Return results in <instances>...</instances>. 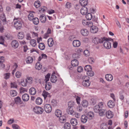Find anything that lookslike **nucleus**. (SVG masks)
Wrapping results in <instances>:
<instances>
[{
  "instance_id": "obj_1",
  "label": "nucleus",
  "mask_w": 129,
  "mask_h": 129,
  "mask_svg": "<svg viewBox=\"0 0 129 129\" xmlns=\"http://www.w3.org/2000/svg\"><path fill=\"white\" fill-rule=\"evenodd\" d=\"M104 39L103 42H104L103 45L104 47L107 49H109L111 47V43L109 41V40L105 37L103 38Z\"/></svg>"
},
{
  "instance_id": "obj_2",
  "label": "nucleus",
  "mask_w": 129,
  "mask_h": 129,
  "mask_svg": "<svg viewBox=\"0 0 129 129\" xmlns=\"http://www.w3.org/2000/svg\"><path fill=\"white\" fill-rule=\"evenodd\" d=\"M15 21L14 26L17 29H20L22 26V24L20 21L18 20L17 18H15L14 19Z\"/></svg>"
},
{
  "instance_id": "obj_3",
  "label": "nucleus",
  "mask_w": 129,
  "mask_h": 129,
  "mask_svg": "<svg viewBox=\"0 0 129 129\" xmlns=\"http://www.w3.org/2000/svg\"><path fill=\"white\" fill-rule=\"evenodd\" d=\"M33 111L34 112L37 114H41L43 113L44 110L42 107L36 106L34 108Z\"/></svg>"
},
{
  "instance_id": "obj_4",
  "label": "nucleus",
  "mask_w": 129,
  "mask_h": 129,
  "mask_svg": "<svg viewBox=\"0 0 129 129\" xmlns=\"http://www.w3.org/2000/svg\"><path fill=\"white\" fill-rule=\"evenodd\" d=\"M104 40L103 38H100L98 37H96L93 39L92 42L94 44H97L99 43H101L103 42Z\"/></svg>"
},
{
  "instance_id": "obj_5",
  "label": "nucleus",
  "mask_w": 129,
  "mask_h": 129,
  "mask_svg": "<svg viewBox=\"0 0 129 129\" xmlns=\"http://www.w3.org/2000/svg\"><path fill=\"white\" fill-rule=\"evenodd\" d=\"M44 109L45 112L47 113H50L52 111L51 106L49 104H46L45 105Z\"/></svg>"
},
{
  "instance_id": "obj_6",
  "label": "nucleus",
  "mask_w": 129,
  "mask_h": 129,
  "mask_svg": "<svg viewBox=\"0 0 129 129\" xmlns=\"http://www.w3.org/2000/svg\"><path fill=\"white\" fill-rule=\"evenodd\" d=\"M81 35L84 36H86L88 35L89 32L88 30L86 29L83 28L80 31Z\"/></svg>"
},
{
  "instance_id": "obj_7",
  "label": "nucleus",
  "mask_w": 129,
  "mask_h": 129,
  "mask_svg": "<svg viewBox=\"0 0 129 129\" xmlns=\"http://www.w3.org/2000/svg\"><path fill=\"white\" fill-rule=\"evenodd\" d=\"M106 114V117L109 119L112 118L113 116V113L109 110L107 111Z\"/></svg>"
},
{
  "instance_id": "obj_8",
  "label": "nucleus",
  "mask_w": 129,
  "mask_h": 129,
  "mask_svg": "<svg viewBox=\"0 0 129 129\" xmlns=\"http://www.w3.org/2000/svg\"><path fill=\"white\" fill-rule=\"evenodd\" d=\"M11 45L12 47L14 48H17L19 45V44L17 42L16 40H13L12 42Z\"/></svg>"
},
{
  "instance_id": "obj_9",
  "label": "nucleus",
  "mask_w": 129,
  "mask_h": 129,
  "mask_svg": "<svg viewBox=\"0 0 129 129\" xmlns=\"http://www.w3.org/2000/svg\"><path fill=\"white\" fill-rule=\"evenodd\" d=\"M29 98V96L28 94L26 93L24 94L22 97V100L24 102H27L28 101Z\"/></svg>"
},
{
  "instance_id": "obj_10",
  "label": "nucleus",
  "mask_w": 129,
  "mask_h": 129,
  "mask_svg": "<svg viewBox=\"0 0 129 129\" xmlns=\"http://www.w3.org/2000/svg\"><path fill=\"white\" fill-rule=\"evenodd\" d=\"M42 94L44 97L45 99L47 97L50 98L51 97V95L48 92L45 90L43 92Z\"/></svg>"
},
{
  "instance_id": "obj_11",
  "label": "nucleus",
  "mask_w": 129,
  "mask_h": 129,
  "mask_svg": "<svg viewBox=\"0 0 129 129\" xmlns=\"http://www.w3.org/2000/svg\"><path fill=\"white\" fill-rule=\"evenodd\" d=\"M98 27L95 26H91L90 29V31L93 33H96L98 31Z\"/></svg>"
},
{
  "instance_id": "obj_12",
  "label": "nucleus",
  "mask_w": 129,
  "mask_h": 129,
  "mask_svg": "<svg viewBox=\"0 0 129 129\" xmlns=\"http://www.w3.org/2000/svg\"><path fill=\"white\" fill-rule=\"evenodd\" d=\"M72 44L74 47H78L80 45L81 43L79 41L76 40L73 41Z\"/></svg>"
},
{
  "instance_id": "obj_13",
  "label": "nucleus",
  "mask_w": 129,
  "mask_h": 129,
  "mask_svg": "<svg viewBox=\"0 0 129 129\" xmlns=\"http://www.w3.org/2000/svg\"><path fill=\"white\" fill-rule=\"evenodd\" d=\"M88 9L87 7H82L80 10V12L83 15H85L87 13Z\"/></svg>"
},
{
  "instance_id": "obj_14",
  "label": "nucleus",
  "mask_w": 129,
  "mask_h": 129,
  "mask_svg": "<svg viewBox=\"0 0 129 129\" xmlns=\"http://www.w3.org/2000/svg\"><path fill=\"white\" fill-rule=\"evenodd\" d=\"M107 105L109 108H112L114 107L115 104L113 101L111 100H110L108 102Z\"/></svg>"
},
{
  "instance_id": "obj_15",
  "label": "nucleus",
  "mask_w": 129,
  "mask_h": 129,
  "mask_svg": "<svg viewBox=\"0 0 129 129\" xmlns=\"http://www.w3.org/2000/svg\"><path fill=\"white\" fill-rule=\"evenodd\" d=\"M54 44L53 40L52 38H49L48 40V44L50 47H52Z\"/></svg>"
},
{
  "instance_id": "obj_16",
  "label": "nucleus",
  "mask_w": 129,
  "mask_h": 129,
  "mask_svg": "<svg viewBox=\"0 0 129 129\" xmlns=\"http://www.w3.org/2000/svg\"><path fill=\"white\" fill-rule=\"evenodd\" d=\"M107 111L106 109H100L98 113L100 116H103L106 114Z\"/></svg>"
},
{
  "instance_id": "obj_17",
  "label": "nucleus",
  "mask_w": 129,
  "mask_h": 129,
  "mask_svg": "<svg viewBox=\"0 0 129 129\" xmlns=\"http://www.w3.org/2000/svg\"><path fill=\"white\" fill-rule=\"evenodd\" d=\"M70 122L71 124L73 126H75L78 124L77 120L75 118H72L70 120Z\"/></svg>"
},
{
  "instance_id": "obj_18",
  "label": "nucleus",
  "mask_w": 129,
  "mask_h": 129,
  "mask_svg": "<svg viewBox=\"0 0 129 129\" xmlns=\"http://www.w3.org/2000/svg\"><path fill=\"white\" fill-rule=\"evenodd\" d=\"M87 120V117L85 115H82L81 118V121L83 123H86Z\"/></svg>"
},
{
  "instance_id": "obj_19",
  "label": "nucleus",
  "mask_w": 129,
  "mask_h": 129,
  "mask_svg": "<svg viewBox=\"0 0 129 129\" xmlns=\"http://www.w3.org/2000/svg\"><path fill=\"white\" fill-rule=\"evenodd\" d=\"M79 3L82 6L84 7L87 5L88 3V0H80Z\"/></svg>"
},
{
  "instance_id": "obj_20",
  "label": "nucleus",
  "mask_w": 129,
  "mask_h": 129,
  "mask_svg": "<svg viewBox=\"0 0 129 129\" xmlns=\"http://www.w3.org/2000/svg\"><path fill=\"white\" fill-rule=\"evenodd\" d=\"M40 19L41 22L44 23L46 21V18L45 15L42 14L40 16Z\"/></svg>"
},
{
  "instance_id": "obj_21",
  "label": "nucleus",
  "mask_w": 129,
  "mask_h": 129,
  "mask_svg": "<svg viewBox=\"0 0 129 129\" xmlns=\"http://www.w3.org/2000/svg\"><path fill=\"white\" fill-rule=\"evenodd\" d=\"M59 120L61 123H63L66 122V118L64 116H61L59 117Z\"/></svg>"
},
{
  "instance_id": "obj_22",
  "label": "nucleus",
  "mask_w": 129,
  "mask_h": 129,
  "mask_svg": "<svg viewBox=\"0 0 129 129\" xmlns=\"http://www.w3.org/2000/svg\"><path fill=\"white\" fill-rule=\"evenodd\" d=\"M71 64L73 66L76 67L79 65V62L77 59H75L71 61Z\"/></svg>"
},
{
  "instance_id": "obj_23",
  "label": "nucleus",
  "mask_w": 129,
  "mask_h": 129,
  "mask_svg": "<svg viewBox=\"0 0 129 129\" xmlns=\"http://www.w3.org/2000/svg\"><path fill=\"white\" fill-rule=\"evenodd\" d=\"M105 78L108 81H111L113 79V77L112 75L110 74H108L105 76Z\"/></svg>"
},
{
  "instance_id": "obj_24",
  "label": "nucleus",
  "mask_w": 129,
  "mask_h": 129,
  "mask_svg": "<svg viewBox=\"0 0 129 129\" xmlns=\"http://www.w3.org/2000/svg\"><path fill=\"white\" fill-rule=\"evenodd\" d=\"M67 112L69 114L74 115L75 114V112L72 108H68L67 110Z\"/></svg>"
},
{
  "instance_id": "obj_25",
  "label": "nucleus",
  "mask_w": 129,
  "mask_h": 129,
  "mask_svg": "<svg viewBox=\"0 0 129 129\" xmlns=\"http://www.w3.org/2000/svg\"><path fill=\"white\" fill-rule=\"evenodd\" d=\"M81 103L82 106L84 107H86L88 105V102L86 100H83Z\"/></svg>"
},
{
  "instance_id": "obj_26",
  "label": "nucleus",
  "mask_w": 129,
  "mask_h": 129,
  "mask_svg": "<svg viewBox=\"0 0 129 129\" xmlns=\"http://www.w3.org/2000/svg\"><path fill=\"white\" fill-rule=\"evenodd\" d=\"M87 117L89 119H92L94 117V113L92 112H88L87 115Z\"/></svg>"
},
{
  "instance_id": "obj_27",
  "label": "nucleus",
  "mask_w": 129,
  "mask_h": 129,
  "mask_svg": "<svg viewBox=\"0 0 129 129\" xmlns=\"http://www.w3.org/2000/svg\"><path fill=\"white\" fill-rule=\"evenodd\" d=\"M35 102L37 104L40 105L42 104L43 102V100L41 98L38 97L36 99Z\"/></svg>"
},
{
  "instance_id": "obj_28",
  "label": "nucleus",
  "mask_w": 129,
  "mask_h": 129,
  "mask_svg": "<svg viewBox=\"0 0 129 129\" xmlns=\"http://www.w3.org/2000/svg\"><path fill=\"white\" fill-rule=\"evenodd\" d=\"M61 112L60 110L57 109L55 111V115L57 117H59V116L61 115Z\"/></svg>"
},
{
  "instance_id": "obj_29",
  "label": "nucleus",
  "mask_w": 129,
  "mask_h": 129,
  "mask_svg": "<svg viewBox=\"0 0 129 129\" xmlns=\"http://www.w3.org/2000/svg\"><path fill=\"white\" fill-rule=\"evenodd\" d=\"M57 77L54 75H52L51 79L50 80L52 82L55 83L57 81Z\"/></svg>"
},
{
  "instance_id": "obj_30",
  "label": "nucleus",
  "mask_w": 129,
  "mask_h": 129,
  "mask_svg": "<svg viewBox=\"0 0 129 129\" xmlns=\"http://www.w3.org/2000/svg\"><path fill=\"white\" fill-rule=\"evenodd\" d=\"M82 83L83 86L87 87L89 86L90 85V82L89 81V80L88 81H83Z\"/></svg>"
},
{
  "instance_id": "obj_31",
  "label": "nucleus",
  "mask_w": 129,
  "mask_h": 129,
  "mask_svg": "<svg viewBox=\"0 0 129 129\" xmlns=\"http://www.w3.org/2000/svg\"><path fill=\"white\" fill-rule=\"evenodd\" d=\"M26 60L27 63H30L32 62L33 61V58L31 57L28 56L26 58Z\"/></svg>"
},
{
  "instance_id": "obj_32",
  "label": "nucleus",
  "mask_w": 129,
  "mask_h": 129,
  "mask_svg": "<svg viewBox=\"0 0 129 129\" xmlns=\"http://www.w3.org/2000/svg\"><path fill=\"white\" fill-rule=\"evenodd\" d=\"M64 129H70L71 125L68 122L64 124Z\"/></svg>"
},
{
  "instance_id": "obj_33",
  "label": "nucleus",
  "mask_w": 129,
  "mask_h": 129,
  "mask_svg": "<svg viewBox=\"0 0 129 129\" xmlns=\"http://www.w3.org/2000/svg\"><path fill=\"white\" fill-rule=\"evenodd\" d=\"M30 45L33 47H35L36 45V41L35 40H31L30 41Z\"/></svg>"
},
{
  "instance_id": "obj_34",
  "label": "nucleus",
  "mask_w": 129,
  "mask_h": 129,
  "mask_svg": "<svg viewBox=\"0 0 129 129\" xmlns=\"http://www.w3.org/2000/svg\"><path fill=\"white\" fill-rule=\"evenodd\" d=\"M18 37L19 39H22L24 37L23 33L22 32H20L18 33Z\"/></svg>"
},
{
  "instance_id": "obj_35",
  "label": "nucleus",
  "mask_w": 129,
  "mask_h": 129,
  "mask_svg": "<svg viewBox=\"0 0 129 129\" xmlns=\"http://www.w3.org/2000/svg\"><path fill=\"white\" fill-rule=\"evenodd\" d=\"M35 65V68L36 69L38 70L41 69L42 68V66L39 62H37L36 63Z\"/></svg>"
},
{
  "instance_id": "obj_36",
  "label": "nucleus",
  "mask_w": 129,
  "mask_h": 129,
  "mask_svg": "<svg viewBox=\"0 0 129 129\" xmlns=\"http://www.w3.org/2000/svg\"><path fill=\"white\" fill-rule=\"evenodd\" d=\"M74 96L76 98V101L77 103L78 104H80L81 100L80 97L79 96L76 95Z\"/></svg>"
},
{
  "instance_id": "obj_37",
  "label": "nucleus",
  "mask_w": 129,
  "mask_h": 129,
  "mask_svg": "<svg viewBox=\"0 0 129 129\" xmlns=\"http://www.w3.org/2000/svg\"><path fill=\"white\" fill-rule=\"evenodd\" d=\"M38 47L41 50H44L45 48V45L42 43H40L39 44Z\"/></svg>"
},
{
  "instance_id": "obj_38",
  "label": "nucleus",
  "mask_w": 129,
  "mask_h": 129,
  "mask_svg": "<svg viewBox=\"0 0 129 129\" xmlns=\"http://www.w3.org/2000/svg\"><path fill=\"white\" fill-rule=\"evenodd\" d=\"M10 94L12 96H14L17 94V92L15 90H11L10 91Z\"/></svg>"
},
{
  "instance_id": "obj_39",
  "label": "nucleus",
  "mask_w": 129,
  "mask_h": 129,
  "mask_svg": "<svg viewBox=\"0 0 129 129\" xmlns=\"http://www.w3.org/2000/svg\"><path fill=\"white\" fill-rule=\"evenodd\" d=\"M92 67L89 65H86L84 68V70L87 72L92 70Z\"/></svg>"
},
{
  "instance_id": "obj_40",
  "label": "nucleus",
  "mask_w": 129,
  "mask_h": 129,
  "mask_svg": "<svg viewBox=\"0 0 129 129\" xmlns=\"http://www.w3.org/2000/svg\"><path fill=\"white\" fill-rule=\"evenodd\" d=\"M100 108L97 105H96L94 108V111L95 112L98 113L100 110Z\"/></svg>"
},
{
  "instance_id": "obj_41",
  "label": "nucleus",
  "mask_w": 129,
  "mask_h": 129,
  "mask_svg": "<svg viewBox=\"0 0 129 129\" xmlns=\"http://www.w3.org/2000/svg\"><path fill=\"white\" fill-rule=\"evenodd\" d=\"M15 103L17 104L21 103L22 102L21 99L20 97L17 96L15 99Z\"/></svg>"
},
{
  "instance_id": "obj_42",
  "label": "nucleus",
  "mask_w": 129,
  "mask_h": 129,
  "mask_svg": "<svg viewBox=\"0 0 129 129\" xmlns=\"http://www.w3.org/2000/svg\"><path fill=\"white\" fill-rule=\"evenodd\" d=\"M34 5L36 8H38L40 6L41 3L39 1H38L35 2Z\"/></svg>"
},
{
  "instance_id": "obj_43",
  "label": "nucleus",
  "mask_w": 129,
  "mask_h": 129,
  "mask_svg": "<svg viewBox=\"0 0 129 129\" xmlns=\"http://www.w3.org/2000/svg\"><path fill=\"white\" fill-rule=\"evenodd\" d=\"M33 20V23L35 25H37L39 23V19L37 17L35 18Z\"/></svg>"
},
{
  "instance_id": "obj_44",
  "label": "nucleus",
  "mask_w": 129,
  "mask_h": 129,
  "mask_svg": "<svg viewBox=\"0 0 129 129\" xmlns=\"http://www.w3.org/2000/svg\"><path fill=\"white\" fill-rule=\"evenodd\" d=\"M74 103L72 101H70L68 102V108H72L74 106Z\"/></svg>"
},
{
  "instance_id": "obj_45",
  "label": "nucleus",
  "mask_w": 129,
  "mask_h": 129,
  "mask_svg": "<svg viewBox=\"0 0 129 129\" xmlns=\"http://www.w3.org/2000/svg\"><path fill=\"white\" fill-rule=\"evenodd\" d=\"M86 18L88 20H91L92 18V15L91 13H88L86 15Z\"/></svg>"
},
{
  "instance_id": "obj_46",
  "label": "nucleus",
  "mask_w": 129,
  "mask_h": 129,
  "mask_svg": "<svg viewBox=\"0 0 129 129\" xmlns=\"http://www.w3.org/2000/svg\"><path fill=\"white\" fill-rule=\"evenodd\" d=\"M72 6V4L69 2H67L65 5V7L66 8L70 9Z\"/></svg>"
},
{
  "instance_id": "obj_47",
  "label": "nucleus",
  "mask_w": 129,
  "mask_h": 129,
  "mask_svg": "<svg viewBox=\"0 0 129 129\" xmlns=\"http://www.w3.org/2000/svg\"><path fill=\"white\" fill-rule=\"evenodd\" d=\"M28 18L30 20H32L34 18V15L32 13H30L28 16Z\"/></svg>"
},
{
  "instance_id": "obj_48",
  "label": "nucleus",
  "mask_w": 129,
  "mask_h": 129,
  "mask_svg": "<svg viewBox=\"0 0 129 129\" xmlns=\"http://www.w3.org/2000/svg\"><path fill=\"white\" fill-rule=\"evenodd\" d=\"M10 85L11 88H17V85L15 82H11Z\"/></svg>"
},
{
  "instance_id": "obj_49",
  "label": "nucleus",
  "mask_w": 129,
  "mask_h": 129,
  "mask_svg": "<svg viewBox=\"0 0 129 129\" xmlns=\"http://www.w3.org/2000/svg\"><path fill=\"white\" fill-rule=\"evenodd\" d=\"M36 89H29V92L30 94L32 95H34L36 93Z\"/></svg>"
},
{
  "instance_id": "obj_50",
  "label": "nucleus",
  "mask_w": 129,
  "mask_h": 129,
  "mask_svg": "<svg viewBox=\"0 0 129 129\" xmlns=\"http://www.w3.org/2000/svg\"><path fill=\"white\" fill-rule=\"evenodd\" d=\"M100 127L101 129H106L107 127V125L105 123H102Z\"/></svg>"
},
{
  "instance_id": "obj_51",
  "label": "nucleus",
  "mask_w": 129,
  "mask_h": 129,
  "mask_svg": "<svg viewBox=\"0 0 129 129\" xmlns=\"http://www.w3.org/2000/svg\"><path fill=\"white\" fill-rule=\"evenodd\" d=\"M86 73L88 75L90 76H93L94 74V72L91 70L87 72Z\"/></svg>"
},
{
  "instance_id": "obj_52",
  "label": "nucleus",
  "mask_w": 129,
  "mask_h": 129,
  "mask_svg": "<svg viewBox=\"0 0 129 129\" xmlns=\"http://www.w3.org/2000/svg\"><path fill=\"white\" fill-rule=\"evenodd\" d=\"M32 78L31 77H28L26 79V82H27V83H29L30 84L32 82Z\"/></svg>"
},
{
  "instance_id": "obj_53",
  "label": "nucleus",
  "mask_w": 129,
  "mask_h": 129,
  "mask_svg": "<svg viewBox=\"0 0 129 129\" xmlns=\"http://www.w3.org/2000/svg\"><path fill=\"white\" fill-rule=\"evenodd\" d=\"M51 104L53 106L55 107L57 105V103L56 100H53L51 101Z\"/></svg>"
},
{
  "instance_id": "obj_54",
  "label": "nucleus",
  "mask_w": 129,
  "mask_h": 129,
  "mask_svg": "<svg viewBox=\"0 0 129 129\" xmlns=\"http://www.w3.org/2000/svg\"><path fill=\"white\" fill-rule=\"evenodd\" d=\"M82 79L83 80V81H88L90 79V78L87 76H84L82 77Z\"/></svg>"
},
{
  "instance_id": "obj_55",
  "label": "nucleus",
  "mask_w": 129,
  "mask_h": 129,
  "mask_svg": "<svg viewBox=\"0 0 129 129\" xmlns=\"http://www.w3.org/2000/svg\"><path fill=\"white\" fill-rule=\"evenodd\" d=\"M5 40L3 36L0 37V44L4 45V44Z\"/></svg>"
},
{
  "instance_id": "obj_56",
  "label": "nucleus",
  "mask_w": 129,
  "mask_h": 129,
  "mask_svg": "<svg viewBox=\"0 0 129 129\" xmlns=\"http://www.w3.org/2000/svg\"><path fill=\"white\" fill-rule=\"evenodd\" d=\"M12 128L13 129H20V127H19V126L17 124H13L12 125Z\"/></svg>"
},
{
  "instance_id": "obj_57",
  "label": "nucleus",
  "mask_w": 129,
  "mask_h": 129,
  "mask_svg": "<svg viewBox=\"0 0 129 129\" xmlns=\"http://www.w3.org/2000/svg\"><path fill=\"white\" fill-rule=\"evenodd\" d=\"M50 74L48 73L45 76V80L46 82L48 81L50 77Z\"/></svg>"
},
{
  "instance_id": "obj_58",
  "label": "nucleus",
  "mask_w": 129,
  "mask_h": 129,
  "mask_svg": "<svg viewBox=\"0 0 129 129\" xmlns=\"http://www.w3.org/2000/svg\"><path fill=\"white\" fill-rule=\"evenodd\" d=\"M84 53L86 57L90 55L89 52L87 50H85L84 52Z\"/></svg>"
},
{
  "instance_id": "obj_59",
  "label": "nucleus",
  "mask_w": 129,
  "mask_h": 129,
  "mask_svg": "<svg viewBox=\"0 0 129 129\" xmlns=\"http://www.w3.org/2000/svg\"><path fill=\"white\" fill-rule=\"evenodd\" d=\"M10 74L9 73H6L4 74V78L6 79H9L10 76Z\"/></svg>"
},
{
  "instance_id": "obj_60",
  "label": "nucleus",
  "mask_w": 129,
  "mask_h": 129,
  "mask_svg": "<svg viewBox=\"0 0 129 129\" xmlns=\"http://www.w3.org/2000/svg\"><path fill=\"white\" fill-rule=\"evenodd\" d=\"M104 103L103 102H100L97 105L100 108H102L103 107Z\"/></svg>"
},
{
  "instance_id": "obj_61",
  "label": "nucleus",
  "mask_w": 129,
  "mask_h": 129,
  "mask_svg": "<svg viewBox=\"0 0 129 129\" xmlns=\"http://www.w3.org/2000/svg\"><path fill=\"white\" fill-rule=\"evenodd\" d=\"M72 57L74 59H78L79 58V55L78 54H74L73 55Z\"/></svg>"
},
{
  "instance_id": "obj_62",
  "label": "nucleus",
  "mask_w": 129,
  "mask_h": 129,
  "mask_svg": "<svg viewBox=\"0 0 129 129\" xmlns=\"http://www.w3.org/2000/svg\"><path fill=\"white\" fill-rule=\"evenodd\" d=\"M21 85L22 86H27V82H26V81L25 80V82L24 81H21Z\"/></svg>"
},
{
  "instance_id": "obj_63",
  "label": "nucleus",
  "mask_w": 129,
  "mask_h": 129,
  "mask_svg": "<svg viewBox=\"0 0 129 129\" xmlns=\"http://www.w3.org/2000/svg\"><path fill=\"white\" fill-rule=\"evenodd\" d=\"M46 9V8L45 7H41V9L39 10V12H44Z\"/></svg>"
},
{
  "instance_id": "obj_64",
  "label": "nucleus",
  "mask_w": 129,
  "mask_h": 129,
  "mask_svg": "<svg viewBox=\"0 0 129 129\" xmlns=\"http://www.w3.org/2000/svg\"><path fill=\"white\" fill-rule=\"evenodd\" d=\"M21 73L20 72H17L16 73V76L17 78H19L21 76Z\"/></svg>"
}]
</instances>
